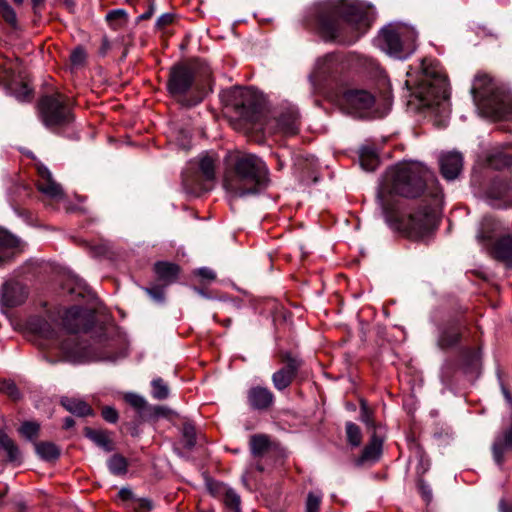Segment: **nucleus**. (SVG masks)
I'll list each match as a JSON object with an SVG mask.
<instances>
[{
    "instance_id": "obj_1",
    "label": "nucleus",
    "mask_w": 512,
    "mask_h": 512,
    "mask_svg": "<svg viewBox=\"0 0 512 512\" xmlns=\"http://www.w3.org/2000/svg\"><path fill=\"white\" fill-rule=\"evenodd\" d=\"M432 180L433 172L418 162L400 163L387 169L377 193L386 222L390 225L398 223L411 238L419 239L428 234L434 225V217L430 211L419 210L410 214L407 220L400 221L394 195L417 197L424 191L426 183Z\"/></svg>"
},
{
    "instance_id": "obj_2",
    "label": "nucleus",
    "mask_w": 512,
    "mask_h": 512,
    "mask_svg": "<svg viewBox=\"0 0 512 512\" xmlns=\"http://www.w3.org/2000/svg\"><path fill=\"white\" fill-rule=\"evenodd\" d=\"M373 19V7L359 0H323L310 8L307 21L332 40L341 34L344 24L367 29Z\"/></svg>"
},
{
    "instance_id": "obj_3",
    "label": "nucleus",
    "mask_w": 512,
    "mask_h": 512,
    "mask_svg": "<svg viewBox=\"0 0 512 512\" xmlns=\"http://www.w3.org/2000/svg\"><path fill=\"white\" fill-rule=\"evenodd\" d=\"M224 165L222 185L232 198L256 195L270 183L266 163L255 154L228 152Z\"/></svg>"
},
{
    "instance_id": "obj_4",
    "label": "nucleus",
    "mask_w": 512,
    "mask_h": 512,
    "mask_svg": "<svg viewBox=\"0 0 512 512\" xmlns=\"http://www.w3.org/2000/svg\"><path fill=\"white\" fill-rule=\"evenodd\" d=\"M471 94L475 105L487 115L497 119L512 120L511 98L488 74H476Z\"/></svg>"
},
{
    "instance_id": "obj_5",
    "label": "nucleus",
    "mask_w": 512,
    "mask_h": 512,
    "mask_svg": "<svg viewBox=\"0 0 512 512\" xmlns=\"http://www.w3.org/2000/svg\"><path fill=\"white\" fill-rule=\"evenodd\" d=\"M417 37L418 34L412 27L389 24L381 29L377 41L387 54L397 59H406L415 51Z\"/></svg>"
},
{
    "instance_id": "obj_6",
    "label": "nucleus",
    "mask_w": 512,
    "mask_h": 512,
    "mask_svg": "<svg viewBox=\"0 0 512 512\" xmlns=\"http://www.w3.org/2000/svg\"><path fill=\"white\" fill-rule=\"evenodd\" d=\"M422 77L419 83V97L424 105L433 107L446 102L449 98L447 78L438 63L423 59Z\"/></svg>"
},
{
    "instance_id": "obj_7",
    "label": "nucleus",
    "mask_w": 512,
    "mask_h": 512,
    "mask_svg": "<svg viewBox=\"0 0 512 512\" xmlns=\"http://www.w3.org/2000/svg\"><path fill=\"white\" fill-rule=\"evenodd\" d=\"M39 112L43 124L49 129L67 126L74 120L69 99L60 93L42 97Z\"/></svg>"
},
{
    "instance_id": "obj_8",
    "label": "nucleus",
    "mask_w": 512,
    "mask_h": 512,
    "mask_svg": "<svg viewBox=\"0 0 512 512\" xmlns=\"http://www.w3.org/2000/svg\"><path fill=\"white\" fill-rule=\"evenodd\" d=\"M60 350L65 360L73 363L115 361L117 358L98 346L92 345L87 341H80L76 336L69 337L61 342Z\"/></svg>"
},
{
    "instance_id": "obj_9",
    "label": "nucleus",
    "mask_w": 512,
    "mask_h": 512,
    "mask_svg": "<svg viewBox=\"0 0 512 512\" xmlns=\"http://www.w3.org/2000/svg\"><path fill=\"white\" fill-rule=\"evenodd\" d=\"M340 106L354 117H366L375 104V96L366 89L349 88L340 97Z\"/></svg>"
},
{
    "instance_id": "obj_10",
    "label": "nucleus",
    "mask_w": 512,
    "mask_h": 512,
    "mask_svg": "<svg viewBox=\"0 0 512 512\" xmlns=\"http://www.w3.org/2000/svg\"><path fill=\"white\" fill-rule=\"evenodd\" d=\"M501 391L510 408V424L497 433L492 443L493 460L500 468L505 462V454L512 451V395L504 384H501Z\"/></svg>"
},
{
    "instance_id": "obj_11",
    "label": "nucleus",
    "mask_w": 512,
    "mask_h": 512,
    "mask_svg": "<svg viewBox=\"0 0 512 512\" xmlns=\"http://www.w3.org/2000/svg\"><path fill=\"white\" fill-rule=\"evenodd\" d=\"M195 72L186 64L174 65L170 70L168 91L177 99H181L193 87Z\"/></svg>"
},
{
    "instance_id": "obj_12",
    "label": "nucleus",
    "mask_w": 512,
    "mask_h": 512,
    "mask_svg": "<svg viewBox=\"0 0 512 512\" xmlns=\"http://www.w3.org/2000/svg\"><path fill=\"white\" fill-rule=\"evenodd\" d=\"M231 105L241 117L249 119L255 113L258 103L250 89L234 88L227 93Z\"/></svg>"
},
{
    "instance_id": "obj_13",
    "label": "nucleus",
    "mask_w": 512,
    "mask_h": 512,
    "mask_svg": "<svg viewBox=\"0 0 512 512\" xmlns=\"http://www.w3.org/2000/svg\"><path fill=\"white\" fill-rule=\"evenodd\" d=\"M28 297L27 288L18 282H6L0 290V304L7 308L22 305Z\"/></svg>"
},
{
    "instance_id": "obj_14",
    "label": "nucleus",
    "mask_w": 512,
    "mask_h": 512,
    "mask_svg": "<svg viewBox=\"0 0 512 512\" xmlns=\"http://www.w3.org/2000/svg\"><path fill=\"white\" fill-rule=\"evenodd\" d=\"M464 325L458 320H452L439 329L437 345L440 349L446 350L455 347L461 341Z\"/></svg>"
},
{
    "instance_id": "obj_15",
    "label": "nucleus",
    "mask_w": 512,
    "mask_h": 512,
    "mask_svg": "<svg viewBox=\"0 0 512 512\" xmlns=\"http://www.w3.org/2000/svg\"><path fill=\"white\" fill-rule=\"evenodd\" d=\"M91 315L79 306L67 309L63 316V326L71 333L86 331L89 328Z\"/></svg>"
},
{
    "instance_id": "obj_16",
    "label": "nucleus",
    "mask_w": 512,
    "mask_h": 512,
    "mask_svg": "<svg viewBox=\"0 0 512 512\" xmlns=\"http://www.w3.org/2000/svg\"><path fill=\"white\" fill-rule=\"evenodd\" d=\"M439 165L442 176L448 180H455L463 168V156L459 152H446L440 155Z\"/></svg>"
},
{
    "instance_id": "obj_17",
    "label": "nucleus",
    "mask_w": 512,
    "mask_h": 512,
    "mask_svg": "<svg viewBox=\"0 0 512 512\" xmlns=\"http://www.w3.org/2000/svg\"><path fill=\"white\" fill-rule=\"evenodd\" d=\"M40 179L37 183L38 190L52 199H61L64 196L63 189L52 177L49 169L40 164L37 166Z\"/></svg>"
},
{
    "instance_id": "obj_18",
    "label": "nucleus",
    "mask_w": 512,
    "mask_h": 512,
    "mask_svg": "<svg viewBox=\"0 0 512 512\" xmlns=\"http://www.w3.org/2000/svg\"><path fill=\"white\" fill-rule=\"evenodd\" d=\"M274 394L263 386H253L247 392L249 406L258 411L268 410L274 403Z\"/></svg>"
},
{
    "instance_id": "obj_19",
    "label": "nucleus",
    "mask_w": 512,
    "mask_h": 512,
    "mask_svg": "<svg viewBox=\"0 0 512 512\" xmlns=\"http://www.w3.org/2000/svg\"><path fill=\"white\" fill-rule=\"evenodd\" d=\"M383 448V438L374 431L369 443L364 447L361 455L355 459L356 466L373 464L380 459Z\"/></svg>"
},
{
    "instance_id": "obj_20",
    "label": "nucleus",
    "mask_w": 512,
    "mask_h": 512,
    "mask_svg": "<svg viewBox=\"0 0 512 512\" xmlns=\"http://www.w3.org/2000/svg\"><path fill=\"white\" fill-rule=\"evenodd\" d=\"M276 131L285 135L293 136L299 132V114L295 109L283 112L276 120Z\"/></svg>"
},
{
    "instance_id": "obj_21",
    "label": "nucleus",
    "mask_w": 512,
    "mask_h": 512,
    "mask_svg": "<svg viewBox=\"0 0 512 512\" xmlns=\"http://www.w3.org/2000/svg\"><path fill=\"white\" fill-rule=\"evenodd\" d=\"M491 255L494 259L512 266V237L509 235L499 238L492 246Z\"/></svg>"
},
{
    "instance_id": "obj_22",
    "label": "nucleus",
    "mask_w": 512,
    "mask_h": 512,
    "mask_svg": "<svg viewBox=\"0 0 512 512\" xmlns=\"http://www.w3.org/2000/svg\"><path fill=\"white\" fill-rule=\"evenodd\" d=\"M20 247V240L6 230H0V261L10 259Z\"/></svg>"
},
{
    "instance_id": "obj_23",
    "label": "nucleus",
    "mask_w": 512,
    "mask_h": 512,
    "mask_svg": "<svg viewBox=\"0 0 512 512\" xmlns=\"http://www.w3.org/2000/svg\"><path fill=\"white\" fill-rule=\"evenodd\" d=\"M61 404L70 413L85 417L93 415V409L85 401L74 397H62Z\"/></svg>"
},
{
    "instance_id": "obj_24",
    "label": "nucleus",
    "mask_w": 512,
    "mask_h": 512,
    "mask_svg": "<svg viewBox=\"0 0 512 512\" xmlns=\"http://www.w3.org/2000/svg\"><path fill=\"white\" fill-rule=\"evenodd\" d=\"M154 270L158 278L166 285L175 282L179 274V266L170 262H157Z\"/></svg>"
},
{
    "instance_id": "obj_25",
    "label": "nucleus",
    "mask_w": 512,
    "mask_h": 512,
    "mask_svg": "<svg viewBox=\"0 0 512 512\" xmlns=\"http://www.w3.org/2000/svg\"><path fill=\"white\" fill-rule=\"evenodd\" d=\"M279 358L283 364L281 369L286 370L287 373L295 378L303 366V360L299 356L288 351L280 352Z\"/></svg>"
},
{
    "instance_id": "obj_26",
    "label": "nucleus",
    "mask_w": 512,
    "mask_h": 512,
    "mask_svg": "<svg viewBox=\"0 0 512 512\" xmlns=\"http://www.w3.org/2000/svg\"><path fill=\"white\" fill-rule=\"evenodd\" d=\"M495 226L496 222L492 217L486 216L482 219L476 235V239L481 245L486 246L491 240Z\"/></svg>"
},
{
    "instance_id": "obj_27",
    "label": "nucleus",
    "mask_w": 512,
    "mask_h": 512,
    "mask_svg": "<svg viewBox=\"0 0 512 512\" xmlns=\"http://www.w3.org/2000/svg\"><path fill=\"white\" fill-rule=\"evenodd\" d=\"M84 434L87 438L93 441L97 446L109 452L113 449L112 442L108 434L102 430H94L89 427L85 428Z\"/></svg>"
},
{
    "instance_id": "obj_28",
    "label": "nucleus",
    "mask_w": 512,
    "mask_h": 512,
    "mask_svg": "<svg viewBox=\"0 0 512 512\" xmlns=\"http://www.w3.org/2000/svg\"><path fill=\"white\" fill-rule=\"evenodd\" d=\"M460 356L465 372L475 369L481 360V353L478 349L464 348L461 350Z\"/></svg>"
},
{
    "instance_id": "obj_29",
    "label": "nucleus",
    "mask_w": 512,
    "mask_h": 512,
    "mask_svg": "<svg viewBox=\"0 0 512 512\" xmlns=\"http://www.w3.org/2000/svg\"><path fill=\"white\" fill-rule=\"evenodd\" d=\"M35 451L37 455L45 461H53L60 456L59 448L52 442L35 443Z\"/></svg>"
},
{
    "instance_id": "obj_30",
    "label": "nucleus",
    "mask_w": 512,
    "mask_h": 512,
    "mask_svg": "<svg viewBox=\"0 0 512 512\" xmlns=\"http://www.w3.org/2000/svg\"><path fill=\"white\" fill-rule=\"evenodd\" d=\"M379 164L378 155L370 147H363L360 150V165L366 171H374Z\"/></svg>"
},
{
    "instance_id": "obj_31",
    "label": "nucleus",
    "mask_w": 512,
    "mask_h": 512,
    "mask_svg": "<svg viewBox=\"0 0 512 512\" xmlns=\"http://www.w3.org/2000/svg\"><path fill=\"white\" fill-rule=\"evenodd\" d=\"M269 438L263 434H256L250 438V451L254 456H260L269 449Z\"/></svg>"
},
{
    "instance_id": "obj_32",
    "label": "nucleus",
    "mask_w": 512,
    "mask_h": 512,
    "mask_svg": "<svg viewBox=\"0 0 512 512\" xmlns=\"http://www.w3.org/2000/svg\"><path fill=\"white\" fill-rule=\"evenodd\" d=\"M294 379L295 378L287 373L286 370H282L281 368L272 375V383L278 391H283L288 388Z\"/></svg>"
},
{
    "instance_id": "obj_33",
    "label": "nucleus",
    "mask_w": 512,
    "mask_h": 512,
    "mask_svg": "<svg viewBox=\"0 0 512 512\" xmlns=\"http://www.w3.org/2000/svg\"><path fill=\"white\" fill-rule=\"evenodd\" d=\"M33 330L39 334L40 337L45 339H53L56 337V332L44 319H36L31 323Z\"/></svg>"
},
{
    "instance_id": "obj_34",
    "label": "nucleus",
    "mask_w": 512,
    "mask_h": 512,
    "mask_svg": "<svg viewBox=\"0 0 512 512\" xmlns=\"http://www.w3.org/2000/svg\"><path fill=\"white\" fill-rule=\"evenodd\" d=\"M0 446L7 452L9 461L16 462L20 459L18 447L5 433L0 434Z\"/></svg>"
},
{
    "instance_id": "obj_35",
    "label": "nucleus",
    "mask_w": 512,
    "mask_h": 512,
    "mask_svg": "<svg viewBox=\"0 0 512 512\" xmlns=\"http://www.w3.org/2000/svg\"><path fill=\"white\" fill-rule=\"evenodd\" d=\"M127 460L119 455L115 454L110 457L108 460V468L110 472L114 475H123L127 472Z\"/></svg>"
},
{
    "instance_id": "obj_36",
    "label": "nucleus",
    "mask_w": 512,
    "mask_h": 512,
    "mask_svg": "<svg viewBox=\"0 0 512 512\" xmlns=\"http://www.w3.org/2000/svg\"><path fill=\"white\" fill-rule=\"evenodd\" d=\"M488 164L490 167L498 170L510 166L512 164V158L506 153L498 152L488 157Z\"/></svg>"
},
{
    "instance_id": "obj_37",
    "label": "nucleus",
    "mask_w": 512,
    "mask_h": 512,
    "mask_svg": "<svg viewBox=\"0 0 512 512\" xmlns=\"http://www.w3.org/2000/svg\"><path fill=\"white\" fill-rule=\"evenodd\" d=\"M183 446L186 449H192L196 444V431L191 422H185L182 428Z\"/></svg>"
},
{
    "instance_id": "obj_38",
    "label": "nucleus",
    "mask_w": 512,
    "mask_h": 512,
    "mask_svg": "<svg viewBox=\"0 0 512 512\" xmlns=\"http://www.w3.org/2000/svg\"><path fill=\"white\" fill-rule=\"evenodd\" d=\"M40 425L34 421H26L19 428V433L27 440H34L38 437Z\"/></svg>"
},
{
    "instance_id": "obj_39",
    "label": "nucleus",
    "mask_w": 512,
    "mask_h": 512,
    "mask_svg": "<svg viewBox=\"0 0 512 512\" xmlns=\"http://www.w3.org/2000/svg\"><path fill=\"white\" fill-rule=\"evenodd\" d=\"M199 168L207 180L215 178V160L210 156H203L199 162Z\"/></svg>"
},
{
    "instance_id": "obj_40",
    "label": "nucleus",
    "mask_w": 512,
    "mask_h": 512,
    "mask_svg": "<svg viewBox=\"0 0 512 512\" xmlns=\"http://www.w3.org/2000/svg\"><path fill=\"white\" fill-rule=\"evenodd\" d=\"M240 496L233 489H226L224 493V504L233 512H241Z\"/></svg>"
},
{
    "instance_id": "obj_41",
    "label": "nucleus",
    "mask_w": 512,
    "mask_h": 512,
    "mask_svg": "<svg viewBox=\"0 0 512 512\" xmlns=\"http://www.w3.org/2000/svg\"><path fill=\"white\" fill-rule=\"evenodd\" d=\"M347 440L352 446H359L362 441V434L359 426L353 422L346 423Z\"/></svg>"
},
{
    "instance_id": "obj_42",
    "label": "nucleus",
    "mask_w": 512,
    "mask_h": 512,
    "mask_svg": "<svg viewBox=\"0 0 512 512\" xmlns=\"http://www.w3.org/2000/svg\"><path fill=\"white\" fill-rule=\"evenodd\" d=\"M152 396L155 399L163 400L169 395V388L161 378H156L152 381Z\"/></svg>"
},
{
    "instance_id": "obj_43",
    "label": "nucleus",
    "mask_w": 512,
    "mask_h": 512,
    "mask_svg": "<svg viewBox=\"0 0 512 512\" xmlns=\"http://www.w3.org/2000/svg\"><path fill=\"white\" fill-rule=\"evenodd\" d=\"M125 401L139 412L144 411L148 405L144 397L135 393L126 394Z\"/></svg>"
},
{
    "instance_id": "obj_44",
    "label": "nucleus",
    "mask_w": 512,
    "mask_h": 512,
    "mask_svg": "<svg viewBox=\"0 0 512 512\" xmlns=\"http://www.w3.org/2000/svg\"><path fill=\"white\" fill-rule=\"evenodd\" d=\"M0 392L6 394L13 400L20 398V392L18 387L13 381L5 380L0 382Z\"/></svg>"
},
{
    "instance_id": "obj_45",
    "label": "nucleus",
    "mask_w": 512,
    "mask_h": 512,
    "mask_svg": "<svg viewBox=\"0 0 512 512\" xmlns=\"http://www.w3.org/2000/svg\"><path fill=\"white\" fill-rule=\"evenodd\" d=\"M106 20L120 26L127 21V12L124 9L111 10L107 13Z\"/></svg>"
},
{
    "instance_id": "obj_46",
    "label": "nucleus",
    "mask_w": 512,
    "mask_h": 512,
    "mask_svg": "<svg viewBox=\"0 0 512 512\" xmlns=\"http://www.w3.org/2000/svg\"><path fill=\"white\" fill-rule=\"evenodd\" d=\"M321 504V495L310 492L307 496L305 510L306 512H319Z\"/></svg>"
},
{
    "instance_id": "obj_47",
    "label": "nucleus",
    "mask_w": 512,
    "mask_h": 512,
    "mask_svg": "<svg viewBox=\"0 0 512 512\" xmlns=\"http://www.w3.org/2000/svg\"><path fill=\"white\" fill-rule=\"evenodd\" d=\"M13 94L19 101H29L31 99L32 90L26 83H22L19 88L13 91Z\"/></svg>"
},
{
    "instance_id": "obj_48",
    "label": "nucleus",
    "mask_w": 512,
    "mask_h": 512,
    "mask_svg": "<svg viewBox=\"0 0 512 512\" xmlns=\"http://www.w3.org/2000/svg\"><path fill=\"white\" fill-rule=\"evenodd\" d=\"M417 486L421 497L427 504H429L433 498L431 487L423 479L418 480Z\"/></svg>"
},
{
    "instance_id": "obj_49",
    "label": "nucleus",
    "mask_w": 512,
    "mask_h": 512,
    "mask_svg": "<svg viewBox=\"0 0 512 512\" xmlns=\"http://www.w3.org/2000/svg\"><path fill=\"white\" fill-rule=\"evenodd\" d=\"M360 419L368 427L374 426V422L372 419V413L369 410L366 401H364V400H361Z\"/></svg>"
},
{
    "instance_id": "obj_50",
    "label": "nucleus",
    "mask_w": 512,
    "mask_h": 512,
    "mask_svg": "<svg viewBox=\"0 0 512 512\" xmlns=\"http://www.w3.org/2000/svg\"><path fill=\"white\" fill-rule=\"evenodd\" d=\"M1 9H2V16H3L4 20L7 23L14 26L17 22V17H16V13L13 10V8L10 5H8L7 3H3V5H1Z\"/></svg>"
},
{
    "instance_id": "obj_51",
    "label": "nucleus",
    "mask_w": 512,
    "mask_h": 512,
    "mask_svg": "<svg viewBox=\"0 0 512 512\" xmlns=\"http://www.w3.org/2000/svg\"><path fill=\"white\" fill-rule=\"evenodd\" d=\"M85 59H86V52H85L84 48H82V47H76L70 55V60H71L72 64L75 66L82 65L84 63Z\"/></svg>"
},
{
    "instance_id": "obj_52",
    "label": "nucleus",
    "mask_w": 512,
    "mask_h": 512,
    "mask_svg": "<svg viewBox=\"0 0 512 512\" xmlns=\"http://www.w3.org/2000/svg\"><path fill=\"white\" fill-rule=\"evenodd\" d=\"M145 292L156 302H163L165 298L164 290L161 287L155 286L151 288H144Z\"/></svg>"
},
{
    "instance_id": "obj_53",
    "label": "nucleus",
    "mask_w": 512,
    "mask_h": 512,
    "mask_svg": "<svg viewBox=\"0 0 512 512\" xmlns=\"http://www.w3.org/2000/svg\"><path fill=\"white\" fill-rule=\"evenodd\" d=\"M101 414L104 420L109 423H116L119 417L117 410L111 406L103 407Z\"/></svg>"
},
{
    "instance_id": "obj_54",
    "label": "nucleus",
    "mask_w": 512,
    "mask_h": 512,
    "mask_svg": "<svg viewBox=\"0 0 512 512\" xmlns=\"http://www.w3.org/2000/svg\"><path fill=\"white\" fill-rule=\"evenodd\" d=\"M196 275L201 277L203 280L213 281L216 278L215 272L208 267H201L195 272Z\"/></svg>"
},
{
    "instance_id": "obj_55",
    "label": "nucleus",
    "mask_w": 512,
    "mask_h": 512,
    "mask_svg": "<svg viewBox=\"0 0 512 512\" xmlns=\"http://www.w3.org/2000/svg\"><path fill=\"white\" fill-rule=\"evenodd\" d=\"M174 20V15L171 13L162 14L156 21V27L159 29H163L164 27L170 25Z\"/></svg>"
},
{
    "instance_id": "obj_56",
    "label": "nucleus",
    "mask_w": 512,
    "mask_h": 512,
    "mask_svg": "<svg viewBox=\"0 0 512 512\" xmlns=\"http://www.w3.org/2000/svg\"><path fill=\"white\" fill-rule=\"evenodd\" d=\"M500 512H512V500L501 499L499 501Z\"/></svg>"
},
{
    "instance_id": "obj_57",
    "label": "nucleus",
    "mask_w": 512,
    "mask_h": 512,
    "mask_svg": "<svg viewBox=\"0 0 512 512\" xmlns=\"http://www.w3.org/2000/svg\"><path fill=\"white\" fill-rule=\"evenodd\" d=\"M119 497L124 501L134 500L133 492L128 488H122L119 493Z\"/></svg>"
},
{
    "instance_id": "obj_58",
    "label": "nucleus",
    "mask_w": 512,
    "mask_h": 512,
    "mask_svg": "<svg viewBox=\"0 0 512 512\" xmlns=\"http://www.w3.org/2000/svg\"><path fill=\"white\" fill-rule=\"evenodd\" d=\"M154 11H155L154 4L151 3L149 5V9L146 12H144L141 15L138 16V20L140 21V20H147V19H149L153 15Z\"/></svg>"
},
{
    "instance_id": "obj_59",
    "label": "nucleus",
    "mask_w": 512,
    "mask_h": 512,
    "mask_svg": "<svg viewBox=\"0 0 512 512\" xmlns=\"http://www.w3.org/2000/svg\"><path fill=\"white\" fill-rule=\"evenodd\" d=\"M452 368L451 363H447L442 368V378L444 381H449L451 378L450 369Z\"/></svg>"
},
{
    "instance_id": "obj_60",
    "label": "nucleus",
    "mask_w": 512,
    "mask_h": 512,
    "mask_svg": "<svg viewBox=\"0 0 512 512\" xmlns=\"http://www.w3.org/2000/svg\"><path fill=\"white\" fill-rule=\"evenodd\" d=\"M139 507L142 509L150 510L152 508L151 501L148 499H140Z\"/></svg>"
},
{
    "instance_id": "obj_61",
    "label": "nucleus",
    "mask_w": 512,
    "mask_h": 512,
    "mask_svg": "<svg viewBox=\"0 0 512 512\" xmlns=\"http://www.w3.org/2000/svg\"><path fill=\"white\" fill-rule=\"evenodd\" d=\"M74 424H75V421H74V419H73V418H71V417H66V418L64 419V422H63V427H64L65 429H70V428H72V427L74 426Z\"/></svg>"
},
{
    "instance_id": "obj_62",
    "label": "nucleus",
    "mask_w": 512,
    "mask_h": 512,
    "mask_svg": "<svg viewBox=\"0 0 512 512\" xmlns=\"http://www.w3.org/2000/svg\"><path fill=\"white\" fill-rule=\"evenodd\" d=\"M64 2L68 8H72L74 6L73 0H64Z\"/></svg>"
},
{
    "instance_id": "obj_63",
    "label": "nucleus",
    "mask_w": 512,
    "mask_h": 512,
    "mask_svg": "<svg viewBox=\"0 0 512 512\" xmlns=\"http://www.w3.org/2000/svg\"><path fill=\"white\" fill-rule=\"evenodd\" d=\"M44 0H32V4L34 7H37L40 5Z\"/></svg>"
},
{
    "instance_id": "obj_64",
    "label": "nucleus",
    "mask_w": 512,
    "mask_h": 512,
    "mask_svg": "<svg viewBox=\"0 0 512 512\" xmlns=\"http://www.w3.org/2000/svg\"><path fill=\"white\" fill-rule=\"evenodd\" d=\"M421 469V472L425 473L428 470V466L423 465V463L421 462Z\"/></svg>"
}]
</instances>
